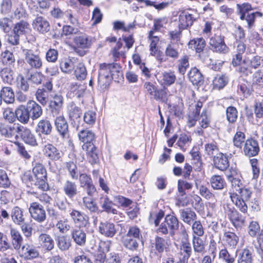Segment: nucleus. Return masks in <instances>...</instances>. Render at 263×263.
I'll use <instances>...</instances> for the list:
<instances>
[{"instance_id":"obj_1","label":"nucleus","mask_w":263,"mask_h":263,"mask_svg":"<svg viewBox=\"0 0 263 263\" xmlns=\"http://www.w3.org/2000/svg\"><path fill=\"white\" fill-rule=\"evenodd\" d=\"M111 241L101 242L100 247H103V250H99L94 256L95 263H122L120 255L115 252H110L105 254V252L110 251Z\"/></svg>"},{"instance_id":"obj_2","label":"nucleus","mask_w":263,"mask_h":263,"mask_svg":"<svg viewBox=\"0 0 263 263\" xmlns=\"http://www.w3.org/2000/svg\"><path fill=\"white\" fill-rule=\"evenodd\" d=\"M238 190L230 193L231 199L241 212L246 213L248 211L246 202L251 198L252 192L249 189L243 187Z\"/></svg>"},{"instance_id":"obj_3","label":"nucleus","mask_w":263,"mask_h":263,"mask_svg":"<svg viewBox=\"0 0 263 263\" xmlns=\"http://www.w3.org/2000/svg\"><path fill=\"white\" fill-rule=\"evenodd\" d=\"M179 227V221L178 218L174 215L169 214L165 216L164 221L159 226L156 232L158 234H169L171 236H173Z\"/></svg>"},{"instance_id":"obj_4","label":"nucleus","mask_w":263,"mask_h":263,"mask_svg":"<svg viewBox=\"0 0 263 263\" xmlns=\"http://www.w3.org/2000/svg\"><path fill=\"white\" fill-rule=\"evenodd\" d=\"M122 77L121 67L120 65L115 63H102L100 65L99 72V79L101 78L108 79L111 78L115 81H118L120 77Z\"/></svg>"},{"instance_id":"obj_5","label":"nucleus","mask_w":263,"mask_h":263,"mask_svg":"<svg viewBox=\"0 0 263 263\" xmlns=\"http://www.w3.org/2000/svg\"><path fill=\"white\" fill-rule=\"evenodd\" d=\"M32 173L36 179L35 184L38 187L43 191L47 190L48 185L46 182L47 172L44 166L40 163H35L32 168Z\"/></svg>"},{"instance_id":"obj_6","label":"nucleus","mask_w":263,"mask_h":263,"mask_svg":"<svg viewBox=\"0 0 263 263\" xmlns=\"http://www.w3.org/2000/svg\"><path fill=\"white\" fill-rule=\"evenodd\" d=\"M23 53L26 63L31 68L40 69L42 67L43 62L39 51L24 49L23 50Z\"/></svg>"},{"instance_id":"obj_7","label":"nucleus","mask_w":263,"mask_h":263,"mask_svg":"<svg viewBox=\"0 0 263 263\" xmlns=\"http://www.w3.org/2000/svg\"><path fill=\"white\" fill-rule=\"evenodd\" d=\"M145 91L157 101L165 102L167 100V90L166 88L158 89L151 82H145L144 84Z\"/></svg>"},{"instance_id":"obj_8","label":"nucleus","mask_w":263,"mask_h":263,"mask_svg":"<svg viewBox=\"0 0 263 263\" xmlns=\"http://www.w3.org/2000/svg\"><path fill=\"white\" fill-rule=\"evenodd\" d=\"M224 211L231 222L236 229L241 228L245 224V218L234 207L227 205L224 209Z\"/></svg>"},{"instance_id":"obj_9","label":"nucleus","mask_w":263,"mask_h":263,"mask_svg":"<svg viewBox=\"0 0 263 263\" xmlns=\"http://www.w3.org/2000/svg\"><path fill=\"white\" fill-rule=\"evenodd\" d=\"M224 36L214 34L209 41L210 48L214 52L220 53H226L229 52V48L224 43Z\"/></svg>"},{"instance_id":"obj_10","label":"nucleus","mask_w":263,"mask_h":263,"mask_svg":"<svg viewBox=\"0 0 263 263\" xmlns=\"http://www.w3.org/2000/svg\"><path fill=\"white\" fill-rule=\"evenodd\" d=\"M16 136L20 137L21 139L26 144L31 146L37 144L35 135L29 128L23 125H19L16 129Z\"/></svg>"},{"instance_id":"obj_11","label":"nucleus","mask_w":263,"mask_h":263,"mask_svg":"<svg viewBox=\"0 0 263 263\" xmlns=\"http://www.w3.org/2000/svg\"><path fill=\"white\" fill-rule=\"evenodd\" d=\"M29 212L31 217L38 222H43L46 219V211L43 206L37 202H33L30 203Z\"/></svg>"},{"instance_id":"obj_12","label":"nucleus","mask_w":263,"mask_h":263,"mask_svg":"<svg viewBox=\"0 0 263 263\" xmlns=\"http://www.w3.org/2000/svg\"><path fill=\"white\" fill-rule=\"evenodd\" d=\"M79 140L84 143L82 145L83 150H88V148H95L94 142L95 141V134L88 129H82L78 133Z\"/></svg>"},{"instance_id":"obj_13","label":"nucleus","mask_w":263,"mask_h":263,"mask_svg":"<svg viewBox=\"0 0 263 263\" xmlns=\"http://www.w3.org/2000/svg\"><path fill=\"white\" fill-rule=\"evenodd\" d=\"M22 256L26 260H33L40 256V252L34 245L26 243L21 249Z\"/></svg>"},{"instance_id":"obj_14","label":"nucleus","mask_w":263,"mask_h":263,"mask_svg":"<svg viewBox=\"0 0 263 263\" xmlns=\"http://www.w3.org/2000/svg\"><path fill=\"white\" fill-rule=\"evenodd\" d=\"M259 152V147L258 142L253 139H247L244 144L242 152L248 157L257 156Z\"/></svg>"},{"instance_id":"obj_15","label":"nucleus","mask_w":263,"mask_h":263,"mask_svg":"<svg viewBox=\"0 0 263 263\" xmlns=\"http://www.w3.org/2000/svg\"><path fill=\"white\" fill-rule=\"evenodd\" d=\"M32 25L35 30L42 34L48 32L50 29L48 21L44 17L38 14L33 20Z\"/></svg>"},{"instance_id":"obj_16","label":"nucleus","mask_w":263,"mask_h":263,"mask_svg":"<svg viewBox=\"0 0 263 263\" xmlns=\"http://www.w3.org/2000/svg\"><path fill=\"white\" fill-rule=\"evenodd\" d=\"M69 215L74 223L79 227H86L89 224V217L83 212L72 209Z\"/></svg>"},{"instance_id":"obj_17","label":"nucleus","mask_w":263,"mask_h":263,"mask_svg":"<svg viewBox=\"0 0 263 263\" xmlns=\"http://www.w3.org/2000/svg\"><path fill=\"white\" fill-rule=\"evenodd\" d=\"M79 179L81 186L86 191L88 195L90 197L94 196L96 189L93 184L91 177L86 174H81Z\"/></svg>"},{"instance_id":"obj_18","label":"nucleus","mask_w":263,"mask_h":263,"mask_svg":"<svg viewBox=\"0 0 263 263\" xmlns=\"http://www.w3.org/2000/svg\"><path fill=\"white\" fill-rule=\"evenodd\" d=\"M99 232L107 237H113L117 233V230L115 224L108 221L100 222L99 226Z\"/></svg>"},{"instance_id":"obj_19","label":"nucleus","mask_w":263,"mask_h":263,"mask_svg":"<svg viewBox=\"0 0 263 263\" xmlns=\"http://www.w3.org/2000/svg\"><path fill=\"white\" fill-rule=\"evenodd\" d=\"M54 124L57 132L62 138L68 137V124L63 116L57 117L54 120Z\"/></svg>"},{"instance_id":"obj_20","label":"nucleus","mask_w":263,"mask_h":263,"mask_svg":"<svg viewBox=\"0 0 263 263\" xmlns=\"http://www.w3.org/2000/svg\"><path fill=\"white\" fill-rule=\"evenodd\" d=\"M196 20V18L193 14L185 11H182L179 15V29L181 30L187 29L192 26Z\"/></svg>"},{"instance_id":"obj_21","label":"nucleus","mask_w":263,"mask_h":263,"mask_svg":"<svg viewBox=\"0 0 263 263\" xmlns=\"http://www.w3.org/2000/svg\"><path fill=\"white\" fill-rule=\"evenodd\" d=\"M44 155L51 160H59L63 156L62 152L51 144L45 145L43 148Z\"/></svg>"},{"instance_id":"obj_22","label":"nucleus","mask_w":263,"mask_h":263,"mask_svg":"<svg viewBox=\"0 0 263 263\" xmlns=\"http://www.w3.org/2000/svg\"><path fill=\"white\" fill-rule=\"evenodd\" d=\"M11 245L15 250L21 249L23 245V237L18 230L15 228L10 229Z\"/></svg>"},{"instance_id":"obj_23","label":"nucleus","mask_w":263,"mask_h":263,"mask_svg":"<svg viewBox=\"0 0 263 263\" xmlns=\"http://www.w3.org/2000/svg\"><path fill=\"white\" fill-rule=\"evenodd\" d=\"M67 112L70 121L76 123H79L82 115L81 107L77 106L73 102H70L67 106Z\"/></svg>"},{"instance_id":"obj_24","label":"nucleus","mask_w":263,"mask_h":263,"mask_svg":"<svg viewBox=\"0 0 263 263\" xmlns=\"http://www.w3.org/2000/svg\"><path fill=\"white\" fill-rule=\"evenodd\" d=\"M179 212L181 219L187 224L191 225L197 218V214L190 208L180 209Z\"/></svg>"},{"instance_id":"obj_25","label":"nucleus","mask_w":263,"mask_h":263,"mask_svg":"<svg viewBox=\"0 0 263 263\" xmlns=\"http://www.w3.org/2000/svg\"><path fill=\"white\" fill-rule=\"evenodd\" d=\"M39 244L46 251H51L54 247V242L50 235L42 233L38 237Z\"/></svg>"},{"instance_id":"obj_26","label":"nucleus","mask_w":263,"mask_h":263,"mask_svg":"<svg viewBox=\"0 0 263 263\" xmlns=\"http://www.w3.org/2000/svg\"><path fill=\"white\" fill-rule=\"evenodd\" d=\"M213 163L215 168L223 171L229 166V162L226 155L219 153L216 156L213 157Z\"/></svg>"},{"instance_id":"obj_27","label":"nucleus","mask_w":263,"mask_h":263,"mask_svg":"<svg viewBox=\"0 0 263 263\" xmlns=\"http://www.w3.org/2000/svg\"><path fill=\"white\" fill-rule=\"evenodd\" d=\"M30 118L33 120L38 119L43 114L42 107L34 101H29L27 104Z\"/></svg>"},{"instance_id":"obj_28","label":"nucleus","mask_w":263,"mask_h":263,"mask_svg":"<svg viewBox=\"0 0 263 263\" xmlns=\"http://www.w3.org/2000/svg\"><path fill=\"white\" fill-rule=\"evenodd\" d=\"M52 130V125L47 118L41 119L38 122L36 127L37 133L44 135H49L51 133Z\"/></svg>"},{"instance_id":"obj_29","label":"nucleus","mask_w":263,"mask_h":263,"mask_svg":"<svg viewBox=\"0 0 263 263\" xmlns=\"http://www.w3.org/2000/svg\"><path fill=\"white\" fill-rule=\"evenodd\" d=\"M71 236L74 242L79 246H83L86 241V234L81 227L75 228L71 231Z\"/></svg>"},{"instance_id":"obj_30","label":"nucleus","mask_w":263,"mask_h":263,"mask_svg":"<svg viewBox=\"0 0 263 263\" xmlns=\"http://www.w3.org/2000/svg\"><path fill=\"white\" fill-rule=\"evenodd\" d=\"M15 116L17 119L22 123L27 124L30 118L27 105H20L15 111Z\"/></svg>"},{"instance_id":"obj_31","label":"nucleus","mask_w":263,"mask_h":263,"mask_svg":"<svg viewBox=\"0 0 263 263\" xmlns=\"http://www.w3.org/2000/svg\"><path fill=\"white\" fill-rule=\"evenodd\" d=\"M62 190L64 194L70 199L76 196L78 193L77 185L74 182L68 179L63 183Z\"/></svg>"},{"instance_id":"obj_32","label":"nucleus","mask_w":263,"mask_h":263,"mask_svg":"<svg viewBox=\"0 0 263 263\" xmlns=\"http://www.w3.org/2000/svg\"><path fill=\"white\" fill-rule=\"evenodd\" d=\"M11 217L15 224H21L25 220L26 214H24V210L23 209L15 206L11 210Z\"/></svg>"},{"instance_id":"obj_33","label":"nucleus","mask_w":263,"mask_h":263,"mask_svg":"<svg viewBox=\"0 0 263 263\" xmlns=\"http://www.w3.org/2000/svg\"><path fill=\"white\" fill-rule=\"evenodd\" d=\"M180 47L177 43L171 41L169 43L165 50L166 56L172 58L173 60L177 59L180 54Z\"/></svg>"},{"instance_id":"obj_34","label":"nucleus","mask_w":263,"mask_h":263,"mask_svg":"<svg viewBox=\"0 0 263 263\" xmlns=\"http://www.w3.org/2000/svg\"><path fill=\"white\" fill-rule=\"evenodd\" d=\"M74 43L82 49L89 48L92 44V38L86 34H82L74 38Z\"/></svg>"},{"instance_id":"obj_35","label":"nucleus","mask_w":263,"mask_h":263,"mask_svg":"<svg viewBox=\"0 0 263 263\" xmlns=\"http://www.w3.org/2000/svg\"><path fill=\"white\" fill-rule=\"evenodd\" d=\"M206 43L202 37L195 38L188 43L189 49L195 50L197 53H201L205 47Z\"/></svg>"},{"instance_id":"obj_36","label":"nucleus","mask_w":263,"mask_h":263,"mask_svg":"<svg viewBox=\"0 0 263 263\" xmlns=\"http://www.w3.org/2000/svg\"><path fill=\"white\" fill-rule=\"evenodd\" d=\"M239 237L234 232L227 231L223 234V240L226 245L232 248H235L239 241Z\"/></svg>"},{"instance_id":"obj_37","label":"nucleus","mask_w":263,"mask_h":263,"mask_svg":"<svg viewBox=\"0 0 263 263\" xmlns=\"http://www.w3.org/2000/svg\"><path fill=\"white\" fill-rule=\"evenodd\" d=\"M188 75L190 81L193 85H200L203 81V76L196 67L192 68Z\"/></svg>"},{"instance_id":"obj_38","label":"nucleus","mask_w":263,"mask_h":263,"mask_svg":"<svg viewBox=\"0 0 263 263\" xmlns=\"http://www.w3.org/2000/svg\"><path fill=\"white\" fill-rule=\"evenodd\" d=\"M29 26L27 20H21L15 24L13 31L14 33H17L20 35H23L29 31Z\"/></svg>"},{"instance_id":"obj_39","label":"nucleus","mask_w":263,"mask_h":263,"mask_svg":"<svg viewBox=\"0 0 263 263\" xmlns=\"http://www.w3.org/2000/svg\"><path fill=\"white\" fill-rule=\"evenodd\" d=\"M237 263H253L252 251L248 249H242L238 254Z\"/></svg>"},{"instance_id":"obj_40","label":"nucleus","mask_w":263,"mask_h":263,"mask_svg":"<svg viewBox=\"0 0 263 263\" xmlns=\"http://www.w3.org/2000/svg\"><path fill=\"white\" fill-rule=\"evenodd\" d=\"M2 98L7 104H12L15 101V95L12 88L10 87H3L2 88Z\"/></svg>"},{"instance_id":"obj_41","label":"nucleus","mask_w":263,"mask_h":263,"mask_svg":"<svg viewBox=\"0 0 263 263\" xmlns=\"http://www.w3.org/2000/svg\"><path fill=\"white\" fill-rule=\"evenodd\" d=\"M56 241L58 247L62 251L68 250L71 246V241L67 236H59L56 238Z\"/></svg>"},{"instance_id":"obj_42","label":"nucleus","mask_w":263,"mask_h":263,"mask_svg":"<svg viewBox=\"0 0 263 263\" xmlns=\"http://www.w3.org/2000/svg\"><path fill=\"white\" fill-rule=\"evenodd\" d=\"M83 203L85 209L91 213H96L99 210L97 203L90 197H84L83 198Z\"/></svg>"},{"instance_id":"obj_43","label":"nucleus","mask_w":263,"mask_h":263,"mask_svg":"<svg viewBox=\"0 0 263 263\" xmlns=\"http://www.w3.org/2000/svg\"><path fill=\"white\" fill-rule=\"evenodd\" d=\"M138 241H139L138 239L125 236H124L122 238L123 246L126 249L131 251H135L137 250L139 247Z\"/></svg>"},{"instance_id":"obj_44","label":"nucleus","mask_w":263,"mask_h":263,"mask_svg":"<svg viewBox=\"0 0 263 263\" xmlns=\"http://www.w3.org/2000/svg\"><path fill=\"white\" fill-rule=\"evenodd\" d=\"M164 216V212L162 210L151 212L149 216V221L152 224L154 223L156 227H158Z\"/></svg>"},{"instance_id":"obj_45","label":"nucleus","mask_w":263,"mask_h":263,"mask_svg":"<svg viewBox=\"0 0 263 263\" xmlns=\"http://www.w3.org/2000/svg\"><path fill=\"white\" fill-rule=\"evenodd\" d=\"M103 199L101 207L103 210L108 213L117 214L118 211L114 208V204L112 201L107 196H105Z\"/></svg>"},{"instance_id":"obj_46","label":"nucleus","mask_w":263,"mask_h":263,"mask_svg":"<svg viewBox=\"0 0 263 263\" xmlns=\"http://www.w3.org/2000/svg\"><path fill=\"white\" fill-rule=\"evenodd\" d=\"M210 183L214 190H221L224 187L225 181L220 175H214L210 179Z\"/></svg>"},{"instance_id":"obj_47","label":"nucleus","mask_w":263,"mask_h":263,"mask_svg":"<svg viewBox=\"0 0 263 263\" xmlns=\"http://www.w3.org/2000/svg\"><path fill=\"white\" fill-rule=\"evenodd\" d=\"M0 76L3 81L11 84L13 81V72L10 68H4L0 71Z\"/></svg>"},{"instance_id":"obj_48","label":"nucleus","mask_w":263,"mask_h":263,"mask_svg":"<svg viewBox=\"0 0 263 263\" xmlns=\"http://www.w3.org/2000/svg\"><path fill=\"white\" fill-rule=\"evenodd\" d=\"M1 60L3 64L7 66L12 65L15 61L14 54L8 50L2 53Z\"/></svg>"},{"instance_id":"obj_49","label":"nucleus","mask_w":263,"mask_h":263,"mask_svg":"<svg viewBox=\"0 0 263 263\" xmlns=\"http://www.w3.org/2000/svg\"><path fill=\"white\" fill-rule=\"evenodd\" d=\"M192 243L194 251L198 253H202L205 250V246L203 241L200 238V237H193Z\"/></svg>"},{"instance_id":"obj_50","label":"nucleus","mask_w":263,"mask_h":263,"mask_svg":"<svg viewBox=\"0 0 263 263\" xmlns=\"http://www.w3.org/2000/svg\"><path fill=\"white\" fill-rule=\"evenodd\" d=\"M205 154L210 157H214L215 155H218L219 149L215 142L206 143L204 145Z\"/></svg>"},{"instance_id":"obj_51","label":"nucleus","mask_w":263,"mask_h":263,"mask_svg":"<svg viewBox=\"0 0 263 263\" xmlns=\"http://www.w3.org/2000/svg\"><path fill=\"white\" fill-rule=\"evenodd\" d=\"M65 168L68 171L69 176L72 179H78V168L75 163L71 161L66 162Z\"/></svg>"},{"instance_id":"obj_52","label":"nucleus","mask_w":263,"mask_h":263,"mask_svg":"<svg viewBox=\"0 0 263 263\" xmlns=\"http://www.w3.org/2000/svg\"><path fill=\"white\" fill-rule=\"evenodd\" d=\"M193 186L192 183L189 182L185 180H179L178 181L177 190L181 196L186 195L185 190H191Z\"/></svg>"},{"instance_id":"obj_53","label":"nucleus","mask_w":263,"mask_h":263,"mask_svg":"<svg viewBox=\"0 0 263 263\" xmlns=\"http://www.w3.org/2000/svg\"><path fill=\"white\" fill-rule=\"evenodd\" d=\"M260 230V226L258 222L256 221H251L250 222L248 232V234L252 237H257L259 235Z\"/></svg>"},{"instance_id":"obj_54","label":"nucleus","mask_w":263,"mask_h":263,"mask_svg":"<svg viewBox=\"0 0 263 263\" xmlns=\"http://www.w3.org/2000/svg\"><path fill=\"white\" fill-rule=\"evenodd\" d=\"M29 81L28 78L26 79L22 74H19L16 78L18 88L24 92L28 91L29 90Z\"/></svg>"},{"instance_id":"obj_55","label":"nucleus","mask_w":263,"mask_h":263,"mask_svg":"<svg viewBox=\"0 0 263 263\" xmlns=\"http://www.w3.org/2000/svg\"><path fill=\"white\" fill-rule=\"evenodd\" d=\"M74 67V63L69 59H63L60 62L61 70L67 73H70Z\"/></svg>"},{"instance_id":"obj_56","label":"nucleus","mask_w":263,"mask_h":263,"mask_svg":"<svg viewBox=\"0 0 263 263\" xmlns=\"http://www.w3.org/2000/svg\"><path fill=\"white\" fill-rule=\"evenodd\" d=\"M48 93L45 88L38 89L36 92V99L43 105H45L48 101Z\"/></svg>"},{"instance_id":"obj_57","label":"nucleus","mask_w":263,"mask_h":263,"mask_svg":"<svg viewBox=\"0 0 263 263\" xmlns=\"http://www.w3.org/2000/svg\"><path fill=\"white\" fill-rule=\"evenodd\" d=\"M237 8L241 20H244L246 14L252 9L251 5L249 3L237 4Z\"/></svg>"},{"instance_id":"obj_58","label":"nucleus","mask_w":263,"mask_h":263,"mask_svg":"<svg viewBox=\"0 0 263 263\" xmlns=\"http://www.w3.org/2000/svg\"><path fill=\"white\" fill-rule=\"evenodd\" d=\"M154 245L156 251L159 253L163 252L167 247V243L165 239L159 236L156 237Z\"/></svg>"},{"instance_id":"obj_59","label":"nucleus","mask_w":263,"mask_h":263,"mask_svg":"<svg viewBox=\"0 0 263 263\" xmlns=\"http://www.w3.org/2000/svg\"><path fill=\"white\" fill-rule=\"evenodd\" d=\"M74 74L79 80H84L87 76V71L84 65L82 63H79L74 70Z\"/></svg>"},{"instance_id":"obj_60","label":"nucleus","mask_w":263,"mask_h":263,"mask_svg":"<svg viewBox=\"0 0 263 263\" xmlns=\"http://www.w3.org/2000/svg\"><path fill=\"white\" fill-rule=\"evenodd\" d=\"M124 236L140 240L142 238L140 229L136 226L130 227L126 234Z\"/></svg>"},{"instance_id":"obj_61","label":"nucleus","mask_w":263,"mask_h":263,"mask_svg":"<svg viewBox=\"0 0 263 263\" xmlns=\"http://www.w3.org/2000/svg\"><path fill=\"white\" fill-rule=\"evenodd\" d=\"M55 226L61 233H66L70 229V226L66 218L59 219L58 220Z\"/></svg>"},{"instance_id":"obj_62","label":"nucleus","mask_w":263,"mask_h":263,"mask_svg":"<svg viewBox=\"0 0 263 263\" xmlns=\"http://www.w3.org/2000/svg\"><path fill=\"white\" fill-rule=\"evenodd\" d=\"M237 110L235 107L229 106L227 108L226 115L227 120L231 123H234L237 119Z\"/></svg>"},{"instance_id":"obj_63","label":"nucleus","mask_w":263,"mask_h":263,"mask_svg":"<svg viewBox=\"0 0 263 263\" xmlns=\"http://www.w3.org/2000/svg\"><path fill=\"white\" fill-rule=\"evenodd\" d=\"M228 78L224 76H217L213 81L214 88L218 89L223 88L227 84Z\"/></svg>"},{"instance_id":"obj_64","label":"nucleus","mask_w":263,"mask_h":263,"mask_svg":"<svg viewBox=\"0 0 263 263\" xmlns=\"http://www.w3.org/2000/svg\"><path fill=\"white\" fill-rule=\"evenodd\" d=\"M192 229L195 236L201 237L204 235V230L200 220H195L192 223Z\"/></svg>"}]
</instances>
